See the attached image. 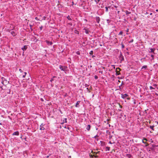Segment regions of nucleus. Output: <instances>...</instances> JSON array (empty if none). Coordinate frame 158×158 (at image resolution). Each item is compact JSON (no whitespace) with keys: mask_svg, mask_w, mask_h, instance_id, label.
I'll list each match as a JSON object with an SVG mask.
<instances>
[{"mask_svg":"<svg viewBox=\"0 0 158 158\" xmlns=\"http://www.w3.org/2000/svg\"><path fill=\"white\" fill-rule=\"evenodd\" d=\"M133 40H132L130 42H133Z\"/></svg>","mask_w":158,"mask_h":158,"instance_id":"obj_48","label":"nucleus"},{"mask_svg":"<svg viewBox=\"0 0 158 158\" xmlns=\"http://www.w3.org/2000/svg\"><path fill=\"white\" fill-rule=\"evenodd\" d=\"M77 31V32H76V33L77 34H79V32L77 31Z\"/></svg>","mask_w":158,"mask_h":158,"instance_id":"obj_42","label":"nucleus"},{"mask_svg":"<svg viewBox=\"0 0 158 158\" xmlns=\"http://www.w3.org/2000/svg\"><path fill=\"white\" fill-rule=\"evenodd\" d=\"M46 42L48 45H52V42L49 41L48 40H46Z\"/></svg>","mask_w":158,"mask_h":158,"instance_id":"obj_8","label":"nucleus"},{"mask_svg":"<svg viewBox=\"0 0 158 158\" xmlns=\"http://www.w3.org/2000/svg\"><path fill=\"white\" fill-rule=\"evenodd\" d=\"M11 33L12 34V35H15V33L13 32V31H12L11 32Z\"/></svg>","mask_w":158,"mask_h":158,"instance_id":"obj_29","label":"nucleus"},{"mask_svg":"<svg viewBox=\"0 0 158 158\" xmlns=\"http://www.w3.org/2000/svg\"><path fill=\"white\" fill-rule=\"evenodd\" d=\"M95 2L97 3L98 2H99V0H94Z\"/></svg>","mask_w":158,"mask_h":158,"instance_id":"obj_33","label":"nucleus"},{"mask_svg":"<svg viewBox=\"0 0 158 158\" xmlns=\"http://www.w3.org/2000/svg\"><path fill=\"white\" fill-rule=\"evenodd\" d=\"M27 45H24L23 47L22 48V50L23 51H25L27 48Z\"/></svg>","mask_w":158,"mask_h":158,"instance_id":"obj_7","label":"nucleus"},{"mask_svg":"<svg viewBox=\"0 0 158 158\" xmlns=\"http://www.w3.org/2000/svg\"><path fill=\"white\" fill-rule=\"evenodd\" d=\"M126 156L128 158H131L132 157L131 155L130 154H127L126 155Z\"/></svg>","mask_w":158,"mask_h":158,"instance_id":"obj_10","label":"nucleus"},{"mask_svg":"<svg viewBox=\"0 0 158 158\" xmlns=\"http://www.w3.org/2000/svg\"><path fill=\"white\" fill-rule=\"evenodd\" d=\"M96 21L98 23H99V17H96Z\"/></svg>","mask_w":158,"mask_h":158,"instance_id":"obj_23","label":"nucleus"},{"mask_svg":"<svg viewBox=\"0 0 158 158\" xmlns=\"http://www.w3.org/2000/svg\"><path fill=\"white\" fill-rule=\"evenodd\" d=\"M97 141H98V139H97Z\"/></svg>","mask_w":158,"mask_h":158,"instance_id":"obj_54","label":"nucleus"},{"mask_svg":"<svg viewBox=\"0 0 158 158\" xmlns=\"http://www.w3.org/2000/svg\"><path fill=\"white\" fill-rule=\"evenodd\" d=\"M126 31L127 32H128V29H127L126 30Z\"/></svg>","mask_w":158,"mask_h":158,"instance_id":"obj_47","label":"nucleus"},{"mask_svg":"<svg viewBox=\"0 0 158 158\" xmlns=\"http://www.w3.org/2000/svg\"><path fill=\"white\" fill-rule=\"evenodd\" d=\"M119 74H120V73L117 72H116V75H119Z\"/></svg>","mask_w":158,"mask_h":158,"instance_id":"obj_35","label":"nucleus"},{"mask_svg":"<svg viewBox=\"0 0 158 158\" xmlns=\"http://www.w3.org/2000/svg\"><path fill=\"white\" fill-rule=\"evenodd\" d=\"M156 94V95H158V94Z\"/></svg>","mask_w":158,"mask_h":158,"instance_id":"obj_56","label":"nucleus"},{"mask_svg":"<svg viewBox=\"0 0 158 158\" xmlns=\"http://www.w3.org/2000/svg\"><path fill=\"white\" fill-rule=\"evenodd\" d=\"M30 26L31 28V27H32V25H30Z\"/></svg>","mask_w":158,"mask_h":158,"instance_id":"obj_41","label":"nucleus"},{"mask_svg":"<svg viewBox=\"0 0 158 158\" xmlns=\"http://www.w3.org/2000/svg\"><path fill=\"white\" fill-rule=\"evenodd\" d=\"M147 68V65H144L141 68V69H146Z\"/></svg>","mask_w":158,"mask_h":158,"instance_id":"obj_14","label":"nucleus"},{"mask_svg":"<svg viewBox=\"0 0 158 158\" xmlns=\"http://www.w3.org/2000/svg\"><path fill=\"white\" fill-rule=\"evenodd\" d=\"M80 102V101H78L77 102L76 104V107H79V104Z\"/></svg>","mask_w":158,"mask_h":158,"instance_id":"obj_9","label":"nucleus"},{"mask_svg":"<svg viewBox=\"0 0 158 158\" xmlns=\"http://www.w3.org/2000/svg\"><path fill=\"white\" fill-rule=\"evenodd\" d=\"M123 34V32L122 31H121L119 33L118 35H122Z\"/></svg>","mask_w":158,"mask_h":158,"instance_id":"obj_26","label":"nucleus"},{"mask_svg":"<svg viewBox=\"0 0 158 158\" xmlns=\"http://www.w3.org/2000/svg\"><path fill=\"white\" fill-rule=\"evenodd\" d=\"M35 19L36 20H38V18H37V17H35Z\"/></svg>","mask_w":158,"mask_h":158,"instance_id":"obj_39","label":"nucleus"},{"mask_svg":"<svg viewBox=\"0 0 158 158\" xmlns=\"http://www.w3.org/2000/svg\"><path fill=\"white\" fill-rule=\"evenodd\" d=\"M3 82H4V81H2V83H3Z\"/></svg>","mask_w":158,"mask_h":158,"instance_id":"obj_51","label":"nucleus"},{"mask_svg":"<svg viewBox=\"0 0 158 158\" xmlns=\"http://www.w3.org/2000/svg\"><path fill=\"white\" fill-rule=\"evenodd\" d=\"M121 45L122 46V48H125L124 45V44H123L122 43L121 44Z\"/></svg>","mask_w":158,"mask_h":158,"instance_id":"obj_24","label":"nucleus"},{"mask_svg":"<svg viewBox=\"0 0 158 158\" xmlns=\"http://www.w3.org/2000/svg\"><path fill=\"white\" fill-rule=\"evenodd\" d=\"M144 140H145L146 141H147V139L146 138H144L143 139V140H142V142H143V143H146V142H144Z\"/></svg>","mask_w":158,"mask_h":158,"instance_id":"obj_13","label":"nucleus"},{"mask_svg":"<svg viewBox=\"0 0 158 158\" xmlns=\"http://www.w3.org/2000/svg\"><path fill=\"white\" fill-rule=\"evenodd\" d=\"M121 97L123 98H126L127 96H128V95L127 94H121Z\"/></svg>","mask_w":158,"mask_h":158,"instance_id":"obj_5","label":"nucleus"},{"mask_svg":"<svg viewBox=\"0 0 158 158\" xmlns=\"http://www.w3.org/2000/svg\"><path fill=\"white\" fill-rule=\"evenodd\" d=\"M67 19L69 20H72V19H71V18L70 17V16L69 15H68L67 17Z\"/></svg>","mask_w":158,"mask_h":158,"instance_id":"obj_17","label":"nucleus"},{"mask_svg":"<svg viewBox=\"0 0 158 158\" xmlns=\"http://www.w3.org/2000/svg\"><path fill=\"white\" fill-rule=\"evenodd\" d=\"M155 89V88H154V87H152V86H150V89Z\"/></svg>","mask_w":158,"mask_h":158,"instance_id":"obj_27","label":"nucleus"},{"mask_svg":"<svg viewBox=\"0 0 158 158\" xmlns=\"http://www.w3.org/2000/svg\"><path fill=\"white\" fill-rule=\"evenodd\" d=\"M85 87H88L89 85L87 84H85Z\"/></svg>","mask_w":158,"mask_h":158,"instance_id":"obj_37","label":"nucleus"},{"mask_svg":"<svg viewBox=\"0 0 158 158\" xmlns=\"http://www.w3.org/2000/svg\"><path fill=\"white\" fill-rule=\"evenodd\" d=\"M41 100L42 101H44V100H43V98H41Z\"/></svg>","mask_w":158,"mask_h":158,"instance_id":"obj_43","label":"nucleus"},{"mask_svg":"<svg viewBox=\"0 0 158 158\" xmlns=\"http://www.w3.org/2000/svg\"><path fill=\"white\" fill-rule=\"evenodd\" d=\"M151 56L152 57V59L153 60L154 56L153 55H151Z\"/></svg>","mask_w":158,"mask_h":158,"instance_id":"obj_32","label":"nucleus"},{"mask_svg":"<svg viewBox=\"0 0 158 158\" xmlns=\"http://www.w3.org/2000/svg\"><path fill=\"white\" fill-rule=\"evenodd\" d=\"M109 143H110V144H112V143L110 141L109 142Z\"/></svg>","mask_w":158,"mask_h":158,"instance_id":"obj_50","label":"nucleus"},{"mask_svg":"<svg viewBox=\"0 0 158 158\" xmlns=\"http://www.w3.org/2000/svg\"><path fill=\"white\" fill-rule=\"evenodd\" d=\"M93 156H94L95 157H98V156H97L96 154H94Z\"/></svg>","mask_w":158,"mask_h":158,"instance_id":"obj_34","label":"nucleus"},{"mask_svg":"<svg viewBox=\"0 0 158 158\" xmlns=\"http://www.w3.org/2000/svg\"><path fill=\"white\" fill-rule=\"evenodd\" d=\"M150 49L151 50V51L150 52H153V53H154V51L155 50V49L151 48Z\"/></svg>","mask_w":158,"mask_h":158,"instance_id":"obj_12","label":"nucleus"},{"mask_svg":"<svg viewBox=\"0 0 158 158\" xmlns=\"http://www.w3.org/2000/svg\"><path fill=\"white\" fill-rule=\"evenodd\" d=\"M101 143V146L102 147V148H101V149L102 150V151H103V149H104V146L105 145V142L103 141H100Z\"/></svg>","mask_w":158,"mask_h":158,"instance_id":"obj_2","label":"nucleus"},{"mask_svg":"<svg viewBox=\"0 0 158 158\" xmlns=\"http://www.w3.org/2000/svg\"><path fill=\"white\" fill-rule=\"evenodd\" d=\"M98 137V135H95V136H94V137L95 138H96V137Z\"/></svg>","mask_w":158,"mask_h":158,"instance_id":"obj_45","label":"nucleus"},{"mask_svg":"<svg viewBox=\"0 0 158 158\" xmlns=\"http://www.w3.org/2000/svg\"><path fill=\"white\" fill-rule=\"evenodd\" d=\"M154 127V126H151L150 127V128L152 129V130L154 131V130L153 129V127Z\"/></svg>","mask_w":158,"mask_h":158,"instance_id":"obj_19","label":"nucleus"},{"mask_svg":"<svg viewBox=\"0 0 158 158\" xmlns=\"http://www.w3.org/2000/svg\"><path fill=\"white\" fill-rule=\"evenodd\" d=\"M0 125H2V124L1 123H0Z\"/></svg>","mask_w":158,"mask_h":158,"instance_id":"obj_55","label":"nucleus"},{"mask_svg":"<svg viewBox=\"0 0 158 158\" xmlns=\"http://www.w3.org/2000/svg\"><path fill=\"white\" fill-rule=\"evenodd\" d=\"M56 77V76H53L52 78H51V79L50 80V81L52 82V81H53L54 80V78Z\"/></svg>","mask_w":158,"mask_h":158,"instance_id":"obj_18","label":"nucleus"},{"mask_svg":"<svg viewBox=\"0 0 158 158\" xmlns=\"http://www.w3.org/2000/svg\"><path fill=\"white\" fill-rule=\"evenodd\" d=\"M105 8L106 9V11L107 12L108 11V8L106 6L105 7Z\"/></svg>","mask_w":158,"mask_h":158,"instance_id":"obj_31","label":"nucleus"},{"mask_svg":"<svg viewBox=\"0 0 158 158\" xmlns=\"http://www.w3.org/2000/svg\"><path fill=\"white\" fill-rule=\"evenodd\" d=\"M94 77L95 79H97L98 78V76H97L96 75H95L94 76Z\"/></svg>","mask_w":158,"mask_h":158,"instance_id":"obj_30","label":"nucleus"},{"mask_svg":"<svg viewBox=\"0 0 158 158\" xmlns=\"http://www.w3.org/2000/svg\"><path fill=\"white\" fill-rule=\"evenodd\" d=\"M90 125H88L87 127H86V129H87V130H88V131H89L90 129Z\"/></svg>","mask_w":158,"mask_h":158,"instance_id":"obj_11","label":"nucleus"},{"mask_svg":"<svg viewBox=\"0 0 158 158\" xmlns=\"http://www.w3.org/2000/svg\"><path fill=\"white\" fill-rule=\"evenodd\" d=\"M120 107H122V106H120Z\"/></svg>","mask_w":158,"mask_h":158,"instance_id":"obj_61","label":"nucleus"},{"mask_svg":"<svg viewBox=\"0 0 158 158\" xmlns=\"http://www.w3.org/2000/svg\"><path fill=\"white\" fill-rule=\"evenodd\" d=\"M156 11H158V10H156Z\"/></svg>","mask_w":158,"mask_h":158,"instance_id":"obj_53","label":"nucleus"},{"mask_svg":"<svg viewBox=\"0 0 158 158\" xmlns=\"http://www.w3.org/2000/svg\"><path fill=\"white\" fill-rule=\"evenodd\" d=\"M126 15H128L129 14H130L131 13V12H130L128 11L127 10H126Z\"/></svg>","mask_w":158,"mask_h":158,"instance_id":"obj_16","label":"nucleus"},{"mask_svg":"<svg viewBox=\"0 0 158 158\" xmlns=\"http://www.w3.org/2000/svg\"><path fill=\"white\" fill-rule=\"evenodd\" d=\"M119 88L121 89L120 86H119Z\"/></svg>","mask_w":158,"mask_h":158,"instance_id":"obj_60","label":"nucleus"},{"mask_svg":"<svg viewBox=\"0 0 158 158\" xmlns=\"http://www.w3.org/2000/svg\"><path fill=\"white\" fill-rule=\"evenodd\" d=\"M2 79L3 81V79H5L3 77H2Z\"/></svg>","mask_w":158,"mask_h":158,"instance_id":"obj_44","label":"nucleus"},{"mask_svg":"<svg viewBox=\"0 0 158 158\" xmlns=\"http://www.w3.org/2000/svg\"><path fill=\"white\" fill-rule=\"evenodd\" d=\"M44 123H42L41 125L40 126V129L41 130H43L45 129V128L44 127Z\"/></svg>","mask_w":158,"mask_h":158,"instance_id":"obj_3","label":"nucleus"},{"mask_svg":"<svg viewBox=\"0 0 158 158\" xmlns=\"http://www.w3.org/2000/svg\"><path fill=\"white\" fill-rule=\"evenodd\" d=\"M106 150L109 151L110 148L109 147H106Z\"/></svg>","mask_w":158,"mask_h":158,"instance_id":"obj_22","label":"nucleus"},{"mask_svg":"<svg viewBox=\"0 0 158 158\" xmlns=\"http://www.w3.org/2000/svg\"><path fill=\"white\" fill-rule=\"evenodd\" d=\"M157 89H158V87H157Z\"/></svg>","mask_w":158,"mask_h":158,"instance_id":"obj_62","label":"nucleus"},{"mask_svg":"<svg viewBox=\"0 0 158 158\" xmlns=\"http://www.w3.org/2000/svg\"><path fill=\"white\" fill-rule=\"evenodd\" d=\"M24 73V75H23V78H24L25 77L26 75L27 74V73L25 72Z\"/></svg>","mask_w":158,"mask_h":158,"instance_id":"obj_21","label":"nucleus"},{"mask_svg":"<svg viewBox=\"0 0 158 158\" xmlns=\"http://www.w3.org/2000/svg\"><path fill=\"white\" fill-rule=\"evenodd\" d=\"M83 30L85 31V32L86 34H89V32H90L89 30L88 29L86 28H85L83 29Z\"/></svg>","mask_w":158,"mask_h":158,"instance_id":"obj_4","label":"nucleus"},{"mask_svg":"<svg viewBox=\"0 0 158 158\" xmlns=\"http://www.w3.org/2000/svg\"><path fill=\"white\" fill-rule=\"evenodd\" d=\"M43 26H41V27H40V30H42V29H43Z\"/></svg>","mask_w":158,"mask_h":158,"instance_id":"obj_36","label":"nucleus"},{"mask_svg":"<svg viewBox=\"0 0 158 158\" xmlns=\"http://www.w3.org/2000/svg\"><path fill=\"white\" fill-rule=\"evenodd\" d=\"M69 24H70V25H72V24L71 23H69Z\"/></svg>","mask_w":158,"mask_h":158,"instance_id":"obj_52","label":"nucleus"},{"mask_svg":"<svg viewBox=\"0 0 158 158\" xmlns=\"http://www.w3.org/2000/svg\"><path fill=\"white\" fill-rule=\"evenodd\" d=\"M123 59H124V58H123V56L122 57L121 60H123Z\"/></svg>","mask_w":158,"mask_h":158,"instance_id":"obj_46","label":"nucleus"},{"mask_svg":"<svg viewBox=\"0 0 158 158\" xmlns=\"http://www.w3.org/2000/svg\"><path fill=\"white\" fill-rule=\"evenodd\" d=\"M101 72L100 71H99V73H100Z\"/></svg>","mask_w":158,"mask_h":158,"instance_id":"obj_59","label":"nucleus"},{"mask_svg":"<svg viewBox=\"0 0 158 158\" xmlns=\"http://www.w3.org/2000/svg\"><path fill=\"white\" fill-rule=\"evenodd\" d=\"M153 86L154 87V88H157V85L156 84H154L153 85Z\"/></svg>","mask_w":158,"mask_h":158,"instance_id":"obj_20","label":"nucleus"},{"mask_svg":"<svg viewBox=\"0 0 158 158\" xmlns=\"http://www.w3.org/2000/svg\"><path fill=\"white\" fill-rule=\"evenodd\" d=\"M63 122L61 123V124H63L64 123H66L67 122V119L66 118H65L63 120Z\"/></svg>","mask_w":158,"mask_h":158,"instance_id":"obj_15","label":"nucleus"},{"mask_svg":"<svg viewBox=\"0 0 158 158\" xmlns=\"http://www.w3.org/2000/svg\"><path fill=\"white\" fill-rule=\"evenodd\" d=\"M93 52V51H91L90 52V54H91V53H92Z\"/></svg>","mask_w":158,"mask_h":158,"instance_id":"obj_49","label":"nucleus"},{"mask_svg":"<svg viewBox=\"0 0 158 158\" xmlns=\"http://www.w3.org/2000/svg\"><path fill=\"white\" fill-rule=\"evenodd\" d=\"M76 53L78 55H80V52L79 51H77L76 52Z\"/></svg>","mask_w":158,"mask_h":158,"instance_id":"obj_25","label":"nucleus"},{"mask_svg":"<svg viewBox=\"0 0 158 158\" xmlns=\"http://www.w3.org/2000/svg\"><path fill=\"white\" fill-rule=\"evenodd\" d=\"M88 89V88H87V89Z\"/></svg>","mask_w":158,"mask_h":158,"instance_id":"obj_57","label":"nucleus"},{"mask_svg":"<svg viewBox=\"0 0 158 158\" xmlns=\"http://www.w3.org/2000/svg\"><path fill=\"white\" fill-rule=\"evenodd\" d=\"M19 71H20V72H21V73H22V72H23V71H22V70H21V69H19Z\"/></svg>","mask_w":158,"mask_h":158,"instance_id":"obj_38","label":"nucleus"},{"mask_svg":"<svg viewBox=\"0 0 158 158\" xmlns=\"http://www.w3.org/2000/svg\"><path fill=\"white\" fill-rule=\"evenodd\" d=\"M19 133L18 131H15V132H14L13 134L12 135H19Z\"/></svg>","mask_w":158,"mask_h":158,"instance_id":"obj_6","label":"nucleus"},{"mask_svg":"<svg viewBox=\"0 0 158 158\" xmlns=\"http://www.w3.org/2000/svg\"><path fill=\"white\" fill-rule=\"evenodd\" d=\"M104 7V6L102 5L101 6V8H103V7Z\"/></svg>","mask_w":158,"mask_h":158,"instance_id":"obj_40","label":"nucleus"},{"mask_svg":"<svg viewBox=\"0 0 158 158\" xmlns=\"http://www.w3.org/2000/svg\"><path fill=\"white\" fill-rule=\"evenodd\" d=\"M110 20L109 19H108L107 20V22L108 23H110Z\"/></svg>","mask_w":158,"mask_h":158,"instance_id":"obj_28","label":"nucleus"},{"mask_svg":"<svg viewBox=\"0 0 158 158\" xmlns=\"http://www.w3.org/2000/svg\"><path fill=\"white\" fill-rule=\"evenodd\" d=\"M59 68L62 71H66L67 67L65 66H63L61 65H59Z\"/></svg>","mask_w":158,"mask_h":158,"instance_id":"obj_1","label":"nucleus"},{"mask_svg":"<svg viewBox=\"0 0 158 158\" xmlns=\"http://www.w3.org/2000/svg\"><path fill=\"white\" fill-rule=\"evenodd\" d=\"M100 46H102V45H101V44H100Z\"/></svg>","mask_w":158,"mask_h":158,"instance_id":"obj_58","label":"nucleus"}]
</instances>
